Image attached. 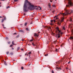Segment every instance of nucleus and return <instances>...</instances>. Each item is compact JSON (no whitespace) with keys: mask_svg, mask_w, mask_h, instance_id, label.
Instances as JSON below:
<instances>
[{"mask_svg":"<svg viewBox=\"0 0 73 73\" xmlns=\"http://www.w3.org/2000/svg\"><path fill=\"white\" fill-rule=\"evenodd\" d=\"M54 23H55V22H56V20H54Z\"/></svg>","mask_w":73,"mask_h":73,"instance_id":"e433bc0d","label":"nucleus"},{"mask_svg":"<svg viewBox=\"0 0 73 73\" xmlns=\"http://www.w3.org/2000/svg\"><path fill=\"white\" fill-rule=\"evenodd\" d=\"M35 7H37V6H36Z\"/></svg>","mask_w":73,"mask_h":73,"instance_id":"680f3d73","label":"nucleus"},{"mask_svg":"<svg viewBox=\"0 0 73 73\" xmlns=\"http://www.w3.org/2000/svg\"><path fill=\"white\" fill-rule=\"evenodd\" d=\"M64 18L63 17L60 21L61 23H62V22H63V21H64Z\"/></svg>","mask_w":73,"mask_h":73,"instance_id":"39448f33","label":"nucleus"},{"mask_svg":"<svg viewBox=\"0 0 73 73\" xmlns=\"http://www.w3.org/2000/svg\"><path fill=\"white\" fill-rule=\"evenodd\" d=\"M66 11V12L64 13H60L61 15H62L63 16H66V15H69V14H71L72 13H73V11L70 10H65Z\"/></svg>","mask_w":73,"mask_h":73,"instance_id":"f03ea898","label":"nucleus"},{"mask_svg":"<svg viewBox=\"0 0 73 73\" xmlns=\"http://www.w3.org/2000/svg\"><path fill=\"white\" fill-rule=\"evenodd\" d=\"M52 73H54V71H53V70L52 71Z\"/></svg>","mask_w":73,"mask_h":73,"instance_id":"72a5a7b5","label":"nucleus"},{"mask_svg":"<svg viewBox=\"0 0 73 73\" xmlns=\"http://www.w3.org/2000/svg\"><path fill=\"white\" fill-rule=\"evenodd\" d=\"M39 9H40V10H41V7H39Z\"/></svg>","mask_w":73,"mask_h":73,"instance_id":"7c9ffc66","label":"nucleus"},{"mask_svg":"<svg viewBox=\"0 0 73 73\" xmlns=\"http://www.w3.org/2000/svg\"><path fill=\"white\" fill-rule=\"evenodd\" d=\"M58 24L59 25H60V24H61V23H58Z\"/></svg>","mask_w":73,"mask_h":73,"instance_id":"c85d7f7f","label":"nucleus"},{"mask_svg":"<svg viewBox=\"0 0 73 73\" xmlns=\"http://www.w3.org/2000/svg\"><path fill=\"white\" fill-rule=\"evenodd\" d=\"M56 29L57 33H58V38H60V34H62V33H61V31L59 30V28L58 27H57Z\"/></svg>","mask_w":73,"mask_h":73,"instance_id":"7ed1b4c3","label":"nucleus"},{"mask_svg":"<svg viewBox=\"0 0 73 73\" xmlns=\"http://www.w3.org/2000/svg\"><path fill=\"white\" fill-rule=\"evenodd\" d=\"M21 50H24L23 49H21Z\"/></svg>","mask_w":73,"mask_h":73,"instance_id":"ea45409f","label":"nucleus"},{"mask_svg":"<svg viewBox=\"0 0 73 73\" xmlns=\"http://www.w3.org/2000/svg\"><path fill=\"white\" fill-rule=\"evenodd\" d=\"M3 27V28H4V29H5L6 28V27Z\"/></svg>","mask_w":73,"mask_h":73,"instance_id":"58836bf2","label":"nucleus"},{"mask_svg":"<svg viewBox=\"0 0 73 73\" xmlns=\"http://www.w3.org/2000/svg\"><path fill=\"white\" fill-rule=\"evenodd\" d=\"M66 70H68L69 69H68V68H67V67H66Z\"/></svg>","mask_w":73,"mask_h":73,"instance_id":"393cba45","label":"nucleus"},{"mask_svg":"<svg viewBox=\"0 0 73 73\" xmlns=\"http://www.w3.org/2000/svg\"><path fill=\"white\" fill-rule=\"evenodd\" d=\"M55 1H56V0H55Z\"/></svg>","mask_w":73,"mask_h":73,"instance_id":"338daca9","label":"nucleus"},{"mask_svg":"<svg viewBox=\"0 0 73 73\" xmlns=\"http://www.w3.org/2000/svg\"><path fill=\"white\" fill-rule=\"evenodd\" d=\"M6 39H8V38H6Z\"/></svg>","mask_w":73,"mask_h":73,"instance_id":"864d4df0","label":"nucleus"},{"mask_svg":"<svg viewBox=\"0 0 73 73\" xmlns=\"http://www.w3.org/2000/svg\"><path fill=\"white\" fill-rule=\"evenodd\" d=\"M47 55H48V54H45V56H47Z\"/></svg>","mask_w":73,"mask_h":73,"instance_id":"c03bdc74","label":"nucleus"},{"mask_svg":"<svg viewBox=\"0 0 73 73\" xmlns=\"http://www.w3.org/2000/svg\"><path fill=\"white\" fill-rule=\"evenodd\" d=\"M53 7H54V5H53Z\"/></svg>","mask_w":73,"mask_h":73,"instance_id":"13d9d810","label":"nucleus"},{"mask_svg":"<svg viewBox=\"0 0 73 73\" xmlns=\"http://www.w3.org/2000/svg\"><path fill=\"white\" fill-rule=\"evenodd\" d=\"M49 6H50V5H49Z\"/></svg>","mask_w":73,"mask_h":73,"instance_id":"603ef678","label":"nucleus"},{"mask_svg":"<svg viewBox=\"0 0 73 73\" xmlns=\"http://www.w3.org/2000/svg\"><path fill=\"white\" fill-rule=\"evenodd\" d=\"M17 37L18 38V36H17Z\"/></svg>","mask_w":73,"mask_h":73,"instance_id":"6e6d98bb","label":"nucleus"},{"mask_svg":"<svg viewBox=\"0 0 73 73\" xmlns=\"http://www.w3.org/2000/svg\"><path fill=\"white\" fill-rule=\"evenodd\" d=\"M25 60H27V58H26L25 59Z\"/></svg>","mask_w":73,"mask_h":73,"instance_id":"3c124183","label":"nucleus"},{"mask_svg":"<svg viewBox=\"0 0 73 73\" xmlns=\"http://www.w3.org/2000/svg\"><path fill=\"white\" fill-rule=\"evenodd\" d=\"M73 27V24H70V27Z\"/></svg>","mask_w":73,"mask_h":73,"instance_id":"0eeeda50","label":"nucleus"},{"mask_svg":"<svg viewBox=\"0 0 73 73\" xmlns=\"http://www.w3.org/2000/svg\"><path fill=\"white\" fill-rule=\"evenodd\" d=\"M10 55H11V56H12V55H13V52H11L10 53Z\"/></svg>","mask_w":73,"mask_h":73,"instance_id":"6e6552de","label":"nucleus"},{"mask_svg":"<svg viewBox=\"0 0 73 73\" xmlns=\"http://www.w3.org/2000/svg\"><path fill=\"white\" fill-rule=\"evenodd\" d=\"M0 57H1V56H0Z\"/></svg>","mask_w":73,"mask_h":73,"instance_id":"69168bd1","label":"nucleus"},{"mask_svg":"<svg viewBox=\"0 0 73 73\" xmlns=\"http://www.w3.org/2000/svg\"><path fill=\"white\" fill-rule=\"evenodd\" d=\"M55 17H57V16H56L54 17V18H55Z\"/></svg>","mask_w":73,"mask_h":73,"instance_id":"49530a36","label":"nucleus"},{"mask_svg":"<svg viewBox=\"0 0 73 73\" xmlns=\"http://www.w3.org/2000/svg\"><path fill=\"white\" fill-rule=\"evenodd\" d=\"M21 69H22V70H23V69H24V67H21Z\"/></svg>","mask_w":73,"mask_h":73,"instance_id":"412c9836","label":"nucleus"},{"mask_svg":"<svg viewBox=\"0 0 73 73\" xmlns=\"http://www.w3.org/2000/svg\"><path fill=\"white\" fill-rule=\"evenodd\" d=\"M68 5H66V7H70V6H73V3L72 2V0H68Z\"/></svg>","mask_w":73,"mask_h":73,"instance_id":"20e7f679","label":"nucleus"},{"mask_svg":"<svg viewBox=\"0 0 73 73\" xmlns=\"http://www.w3.org/2000/svg\"><path fill=\"white\" fill-rule=\"evenodd\" d=\"M58 15L59 16V15H60V14H59Z\"/></svg>","mask_w":73,"mask_h":73,"instance_id":"bf43d9fd","label":"nucleus"},{"mask_svg":"<svg viewBox=\"0 0 73 73\" xmlns=\"http://www.w3.org/2000/svg\"><path fill=\"white\" fill-rule=\"evenodd\" d=\"M12 44L13 45H15V43H14V41H13L12 42Z\"/></svg>","mask_w":73,"mask_h":73,"instance_id":"9d476101","label":"nucleus"},{"mask_svg":"<svg viewBox=\"0 0 73 73\" xmlns=\"http://www.w3.org/2000/svg\"><path fill=\"white\" fill-rule=\"evenodd\" d=\"M0 18H2V17H1V16H0Z\"/></svg>","mask_w":73,"mask_h":73,"instance_id":"de8ad7c7","label":"nucleus"},{"mask_svg":"<svg viewBox=\"0 0 73 73\" xmlns=\"http://www.w3.org/2000/svg\"><path fill=\"white\" fill-rule=\"evenodd\" d=\"M57 50H58L57 49H56V52H57Z\"/></svg>","mask_w":73,"mask_h":73,"instance_id":"c9c22d12","label":"nucleus"},{"mask_svg":"<svg viewBox=\"0 0 73 73\" xmlns=\"http://www.w3.org/2000/svg\"><path fill=\"white\" fill-rule=\"evenodd\" d=\"M50 25H52V23H50Z\"/></svg>","mask_w":73,"mask_h":73,"instance_id":"09e8293b","label":"nucleus"},{"mask_svg":"<svg viewBox=\"0 0 73 73\" xmlns=\"http://www.w3.org/2000/svg\"><path fill=\"white\" fill-rule=\"evenodd\" d=\"M3 17H4V16H3Z\"/></svg>","mask_w":73,"mask_h":73,"instance_id":"4d7b16f0","label":"nucleus"},{"mask_svg":"<svg viewBox=\"0 0 73 73\" xmlns=\"http://www.w3.org/2000/svg\"><path fill=\"white\" fill-rule=\"evenodd\" d=\"M70 61L68 63V64H70Z\"/></svg>","mask_w":73,"mask_h":73,"instance_id":"4c0bfd02","label":"nucleus"},{"mask_svg":"<svg viewBox=\"0 0 73 73\" xmlns=\"http://www.w3.org/2000/svg\"><path fill=\"white\" fill-rule=\"evenodd\" d=\"M70 39H73V37L72 36L70 37Z\"/></svg>","mask_w":73,"mask_h":73,"instance_id":"ddd939ff","label":"nucleus"},{"mask_svg":"<svg viewBox=\"0 0 73 73\" xmlns=\"http://www.w3.org/2000/svg\"><path fill=\"white\" fill-rule=\"evenodd\" d=\"M25 56H26V55H27V54H25Z\"/></svg>","mask_w":73,"mask_h":73,"instance_id":"8fccbe9b","label":"nucleus"},{"mask_svg":"<svg viewBox=\"0 0 73 73\" xmlns=\"http://www.w3.org/2000/svg\"><path fill=\"white\" fill-rule=\"evenodd\" d=\"M4 20H6V17L4 18Z\"/></svg>","mask_w":73,"mask_h":73,"instance_id":"473e14b6","label":"nucleus"},{"mask_svg":"<svg viewBox=\"0 0 73 73\" xmlns=\"http://www.w3.org/2000/svg\"><path fill=\"white\" fill-rule=\"evenodd\" d=\"M9 51L7 52L6 54H9Z\"/></svg>","mask_w":73,"mask_h":73,"instance_id":"2eb2a0df","label":"nucleus"},{"mask_svg":"<svg viewBox=\"0 0 73 73\" xmlns=\"http://www.w3.org/2000/svg\"><path fill=\"white\" fill-rule=\"evenodd\" d=\"M0 4H1V3L0 2Z\"/></svg>","mask_w":73,"mask_h":73,"instance_id":"774afa93","label":"nucleus"},{"mask_svg":"<svg viewBox=\"0 0 73 73\" xmlns=\"http://www.w3.org/2000/svg\"><path fill=\"white\" fill-rule=\"evenodd\" d=\"M47 28L48 29H51V28H50V27H48Z\"/></svg>","mask_w":73,"mask_h":73,"instance_id":"4468645a","label":"nucleus"},{"mask_svg":"<svg viewBox=\"0 0 73 73\" xmlns=\"http://www.w3.org/2000/svg\"><path fill=\"white\" fill-rule=\"evenodd\" d=\"M2 0V1H4V0Z\"/></svg>","mask_w":73,"mask_h":73,"instance_id":"5fc2aeb1","label":"nucleus"},{"mask_svg":"<svg viewBox=\"0 0 73 73\" xmlns=\"http://www.w3.org/2000/svg\"><path fill=\"white\" fill-rule=\"evenodd\" d=\"M63 29L64 30H65V27H63Z\"/></svg>","mask_w":73,"mask_h":73,"instance_id":"f3484780","label":"nucleus"},{"mask_svg":"<svg viewBox=\"0 0 73 73\" xmlns=\"http://www.w3.org/2000/svg\"><path fill=\"white\" fill-rule=\"evenodd\" d=\"M0 7H1V5H0Z\"/></svg>","mask_w":73,"mask_h":73,"instance_id":"e2e57ef3","label":"nucleus"},{"mask_svg":"<svg viewBox=\"0 0 73 73\" xmlns=\"http://www.w3.org/2000/svg\"><path fill=\"white\" fill-rule=\"evenodd\" d=\"M31 53H32L31 52H30L28 53V54H31Z\"/></svg>","mask_w":73,"mask_h":73,"instance_id":"4be33fe9","label":"nucleus"},{"mask_svg":"<svg viewBox=\"0 0 73 73\" xmlns=\"http://www.w3.org/2000/svg\"><path fill=\"white\" fill-rule=\"evenodd\" d=\"M23 7V10L25 12L28 11L29 9H34L35 8V7L34 5H32L31 3L27 0H25Z\"/></svg>","mask_w":73,"mask_h":73,"instance_id":"f257e3e1","label":"nucleus"},{"mask_svg":"<svg viewBox=\"0 0 73 73\" xmlns=\"http://www.w3.org/2000/svg\"><path fill=\"white\" fill-rule=\"evenodd\" d=\"M4 19H2V21H1V23H3V22H4Z\"/></svg>","mask_w":73,"mask_h":73,"instance_id":"1a4fd4ad","label":"nucleus"},{"mask_svg":"<svg viewBox=\"0 0 73 73\" xmlns=\"http://www.w3.org/2000/svg\"><path fill=\"white\" fill-rule=\"evenodd\" d=\"M32 45H33V46H35V44L33 43H32Z\"/></svg>","mask_w":73,"mask_h":73,"instance_id":"6ab92c4d","label":"nucleus"},{"mask_svg":"<svg viewBox=\"0 0 73 73\" xmlns=\"http://www.w3.org/2000/svg\"><path fill=\"white\" fill-rule=\"evenodd\" d=\"M10 8V7H9V6L7 7H6V8H7V9H8V8Z\"/></svg>","mask_w":73,"mask_h":73,"instance_id":"aec40b11","label":"nucleus"},{"mask_svg":"<svg viewBox=\"0 0 73 73\" xmlns=\"http://www.w3.org/2000/svg\"><path fill=\"white\" fill-rule=\"evenodd\" d=\"M27 25V23H26L25 24V26H26Z\"/></svg>","mask_w":73,"mask_h":73,"instance_id":"a211bd4d","label":"nucleus"},{"mask_svg":"<svg viewBox=\"0 0 73 73\" xmlns=\"http://www.w3.org/2000/svg\"><path fill=\"white\" fill-rule=\"evenodd\" d=\"M50 2H52L53 1V0H50Z\"/></svg>","mask_w":73,"mask_h":73,"instance_id":"bb28decb","label":"nucleus"},{"mask_svg":"<svg viewBox=\"0 0 73 73\" xmlns=\"http://www.w3.org/2000/svg\"><path fill=\"white\" fill-rule=\"evenodd\" d=\"M24 32V31L23 30H20L19 31V32Z\"/></svg>","mask_w":73,"mask_h":73,"instance_id":"9b49d317","label":"nucleus"},{"mask_svg":"<svg viewBox=\"0 0 73 73\" xmlns=\"http://www.w3.org/2000/svg\"><path fill=\"white\" fill-rule=\"evenodd\" d=\"M71 32L72 33H73V29H72V30H71Z\"/></svg>","mask_w":73,"mask_h":73,"instance_id":"2f4dec72","label":"nucleus"},{"mask_svg":"<svg viewBox=\"0 0 73 73\" xmlns=\"http://www.w3.org/2000/svg\"><path fill=\"white\" fill-rule=\"evenodd\" d=\"M8 44H10L11 43V42H8Z\"/></svg>","mask_w":73,"mask_h":73,"instance_id":"79ce46f5","label":"nucleus"},{"mask_svg":"<svg viewBox=\"0 0 73 73\" xmlns=\"http://www.w3.org/2000/svg\"><path fill=\"white\" fill-rule=\"evenodd\" d=\"M26 29V30L27 31H29V29H28V28H27Z\"/></svg>","mask_w":73,"mask_h":73,"instance_id":"b1692460","label":"nucleus"},{"mask_svg":"<svg viewBox=\"0 0 73 73\" xmlns=\"http://www.w3.org/2000/svg\"><path fill=\"white\" fill-rule=\"evenodd\" d=\"M12 46H13V45H12L11 44V45L10 46V47H12Z\"/></svg>","mask_w":73,"mask_h":73,"instance_id":"f704fd0d","label":"nucleus"},{"mask_svg":"<svg viewBox=\"0 0 73 73\" xmlns=\"http://www.w3.org/2000/svg\"><path fill=\"white\" fill-rule=\"evenodd\" d=\"M4 64H5V65H7V63H6V62H4Z\"/></svg>","mask_w":73,"mask_h":73,"instance_id":"dca6fc26","label":"nucleus"},{"mask_svg":"<svg viewBox=\"0 0 73 73\" xmlns=\"http://www.w3.org/2000/svg\"><path fill=\"white\" fill-rule=\"evenodd\" d=\"M53 20H51V23H52V22H53Z\"/></svg>","mask_w":73,"mask_h":73,"instance_id":"c756f323","label":"nucleus"},{"mask_svg":"<svg viewBox=\"0 0 73 73\" xmlns=\"http://www.w3.org/2000/svg\"><path fill=\"white\" fill-rule=\"evenodd\" d=\"M57 19H58V18H56L55 19V20H57Z\"/></svg>","mask_w":73,"mask_h":73,"instance_id":"37998d69","label":"nucleus"},{"mask_svg":"<svg viewBox=\"0 0 73 73\" xmlns=\"http://www.w3.org/2000/svg\"><path fill=\"white\" fill-rule=\"evenodd\" d=\"M38 35H37V34L35 33L34 34V36L36 37V36H37V37H38Z\"/></svg>","mask_w":73,"mask_h":73,"instance_id":"423d86ee","label":"nucleus"},{"mask_svg":"<svg viewBox=\"0 0 73 73\" xmlns=\"http://www.w3.org/2000/svg\"><path fill=\"white\" fill-rule=\"evenodd\" d=\"M12 49L13 50H14V48H12Z\"/></svg>","mask_w":73,"mask_h":73,"instance_id":"a19ab883","label":"nucleus"},{"mask_svg":"<svg viewBox=\"0 0 73 73\" xmlns=\"http://www.w3.org/2000/svg\"><path fill=\"white\" fill-rule=\"evenodd\" d=\"M33 39H31V40H30V41H33Z\"/></svg>","mask_w":73,"mask_h":73,"instance_id":"a878e982","label":"nucleus"},{"mask_svg":"<svg viewBox=\"0 0 73 73\" xmlns=\"http://www.w3.org/2000/svg\"><path fill=\"white\" fill-rule=\"evenodd\" d=\"M17 34V33H15L13 34V35H16Z\"/></svg>","mask_w":73,"mask_h":73,"instance_id":"cd10ccee","label":"nucleus"},{"mask_svg":"<svg viewBox=\"0 0 73 73\" xmlns=\"http://www.w3.org/2000/svg\"><path fill=\"white\" fill-rule=\"evenodd\" d=\"M14 1H15V2H17V1H18L19 0H14Z\"/></svg>","mask_w":73,"mask_h":73,"instance_id":"5701e85b","label":"nucleus"},{"mask_svg":"<svg viewBox=\"0 0 73 73\" xmlns=\"http://www.w3.org/2000/svg\"><path fill=\"white\" fill-rule=\"evenodd\" d=\"M2 25H3V27L4 26V25H3V24H2Z\"/></svg>","mask_w":73,"mask_h":73,"instance_id":"a18cd8bd","label":"nucleus"},{"mask_svg":"<svg viewBox=\"0 0 73 73\" xmlns=\"http://www.w3.org/2000/svg\"><path fill=\"white\" fill-rule=\"evenodd\" d=\"M40 33V32H38V33Z\"/></svg>","mask_w":73,"mask_h":73,"instance_id":"052dcab7","label":"nucleus"},{"mask_svg":"<svg viewBox=\"0 0 73 73\" xmlns=\"http://www.w3.org/2000/svg\"><path fill=\"white\" fill-rule=\"evenodd\" d=\"M70 21H71V22H72V18H70Z\"/></svg>","mask_w":73,"mask_h":73,"instance_id":"f8f14e48","label":"nucleus"},{"mask_svg":"<svg viewBox=\"0 0 73 73\" xmlns=\"http://www.w3.org/2000/svg\"><path fill=\"white\" fill-rule=\"evenodd\" d=\"M18 49H19V48H18Z\"/></svg>","mask_w":73,"mask_h":73,"instance_id":"0e129e2a","label":"nucleus"}]
</instances>
